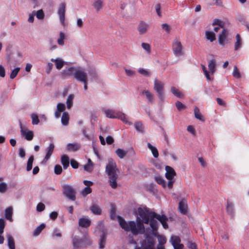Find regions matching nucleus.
Masks as SVG:
<instances>
[{"mask_svg": "<svg viewBox=\"0 0 249 249\" xmlns=\"http://www.w3.org/2000/svg\"><path fill=\"white\" fill-rule=\"evenodd\" d=\"M105 172L108 176L110 186L112 189H116L118 186V169L116 162L112 159H108Z\"/></svg>", "mask_w": 249, "mask_h": 249, "instance_id": "obj_3", "label": "nucleus"}, {"mask_svg": "<svg viewBox=\"0 0 249 249\" xmlns=\"http://www.w3.org/2000/svg\"><path fill=\"white\" fill-rule=\"evenodd\" d=\"M172 50L174 54L179 57L183 55V47L179 37H176L172 44Z\"/></svg>", "mask_w": 249, "mask_h": 249, "instance_id": "obj_7", "label": "nucleus"}, {"mask_svg": "<svg viewBox=\"0 0 249 249\" xmlns=\"http://www.w3.org/2000/svg\"><path fill=\"white\" fill-rule=\"evenodd\" d=\"M52 236L53 237L60 238L62 237V234L59 230L55 228L52 232Z\"/></svg>", "mask_w": 249, "mask_h": 249, "instance_id": "obj_51", "label": "nucleus"}, {"mask_svg": "<svg viewBox=\"0 0 249 249\" xmlns=\"http://www.w3.org/2000/svg\"><path fill=\"white\" fill-rule=\"evenodd\" d=\"M63 194L69 199L74 201L76 199L75 190L70 185L65 184L62 186Z\"/></svg>", "mask_w": 249, "mask_h": 249, "instance_id": "obj_9", "label": "nucleus"}, {"mask_svg": "<svg viewBox=\"0 0 249 249\" xmlns=\"http://www.w3.org/2000/svg\"><path fill=\"white\" fill-rule=\"evenodd\" d=\"M8 189V185L5 182L0 183V193H5Z\"/></svg>", "mask_w": 249, "mask_h": 249, "instance_id": "obj_49", "label": "nucleus"}, {"mask_svg": "<svg viewBox=\"0 0 249 249\" xmlns=\"http://www.w3.org/2000/svg\"><path fill=\"white\" fill-rule=\"evenodd\" d=\"M205 36L207 39L210 40V42H213L215 39V34L212 31H206Z\"/></svg>", "mask_w": 249, "mask_h": 249, "instance_id": "obj_35", "label": "nucleus"}, {"mask_svg": "<svg viewBox=\"0 0 249 249\" xmlns=\"http://www.w3.org/2000/svg\"><path fill=\"white\" fill-rule=\"evenodd\" d=\"M138 72L145 76L149 77L150 76V72L147 70L142 68H140L138 70Z\"/></svg>", "mask_w": 249, "mask_h": 249, "instance_id": "obj_55", "label": "nucleus"}, {"mask_svg": "<svg viewBox=\"0 0 249 249\" xmlns=\"http://www.w3.org/2000/svg\"><path fill=\"white\" fill-rule=\"evenodd\" d=\"M227 213L230 214L231 217L234 216V211L233 206L231 203H228L227 206Z\"/></svg>", "mask_w": 249, "mask_h": 249, "instance_id": "obj_42", "label": "nucleus"}, {"mask_svg": "<svg viewBox=\"0 0 249 249\" xmlns=\"http://www.w3.org/2000/svg\"><path fill=\"white\" fill-rule=\"evenodd\" d=\"M31 117L32 119V122L33 124L36 125L38 124V123H39V120L38 119V117L36 114L32 113L31 115Z\"/></svg>", "mask_w": 249, "mask_h": 249, "instance_id": "obj_47", "label": "nucleus"}, {"mask_svg": "<svg viewBox=\"0 0 249 249\" xmlns=\"http://www.w3.org/2000/svg\"><path fill=\"white\" fill-rule=\"evenodd\" d=\"M54 149V145L53 143H51L49 146L46 149V156L44 158V160H48L52 155Z\"/></svg>", "mask_w": 249, "mask_h": 249, "instance_id": "obj_21", "label": "nucleus"}, {"mask_svg": "<svg viewBox=\"0 0 249 249\" xmlns=\"http://www.w3.org/2000/svg\"><path fill=\"white\" fill-rule=\"evenodd\" d=\"M72 243L73 249H79L89 246L91 244V241L89 236L86 234L82 239L76 235L73 236L72 237Z\"/></svg>", "mask_w": 249, "mask_h": 249, "instance_id": "obj_6", "label": "nucleus"}, {"mask_svg": "<svg viewBox=\"0 0 249 249\" xmlns=\"http://www.w3.org/2000/svg\"><path fill=\"white\" fill-rule=\"evenodd\" d=\"M93 166L94 164L92 161L90 159H89L87 164L84 166V169L89 172H91L93 170Z\"/></svg>", "mask_w": 249, "mask_h": 249, "instance_id": "obj_37", "label": "nucleus"}, {"mask_svg": "<svg viewBox=\"0 0 249 249\" xmlns=\"http://www.w3.org/2000/svg\"><path fill=\"white\" fill-rule=\"evenodd\" d=\"M121 227L125 231H130L134 235L142 234L145 232V227L141 220L137 218L136 221L126 222L120 216H117Z\"/></svg>", "mask_w": 249, "mask_h": 249, "instance_id": "obj_1", "label": "nucleus"}, {"mask_svg": "<svg viewBox=\"0 0 249 249\" xmlns=\"http://www.w3.org/2000/svg\"><path fill=\"white\" fill-rule=\"evenodd\" d=\"M7 240H8V246L10 249H15V241L13 237L10 234H7Z\"/></svg>", "mask_w": 249, "mask_h": 249, "instance_id": "obj_28", "label": "nucleus"}, {"mask_svg": "<svg viewBox=\"0 0 249 249\" xmlns=\"http://www.w3.org/2000/svg\"><path fill=\"white\" fill-rule=\"evenodd\" d=\"M233 76L236 78H240L241 76V74L236 66H234L232 72Z\"/></svg>", "mask_w": 249, "mask_h": 249, "instance_id": "obj_53", "label": "nucleus"}, {"mask_svg": "<svg viewBox=\"0 0 249 249\" xmlns=\"http://www.w3.org/2000/svg\"><path fill=\"white\" fill-rule=\"evenodd\" d=\"M187 246L189 249H197L196 244L191 241L188 242Z\"/></svg>", "mask_w": 249, "mask_h": 249, "instance_id": "obj_63", "label": "nucleus"}, {"mask_svg": "<svg viewBox=\"0 0 249 249\" xmlns=\"http://www.w3.org/2000/svg\"><path fill=\"white\" fill-rule=\"evenodd\" d=\"M106 234L105 232H103L102 233V235L101 236L99 242V248L101 249H103L104 248L105 245H106Z\"/></svg>", "mask_w": 249, "mask_h": 249, "instance_id": "obj_33", "label": "nucleus"}, {"mask_svg": "<svg viewBox=\"0 0 249 249\" xmlns=\"http://www.w3.org/2000/svg\"><path fill=\"white\" fill-rule=\"evenodd\" d=\"M69 115L68 112H64L62 114L61 121L63 125L67 126L69 124Z\"/></svg>", "mask_w": 249, "mask_h": 249, "instance_id": "obj_27", "label": "nucleus"}, {"mask_svg": "<svg viewBox=\"0 0 249 249\" xmlns=\"http://www.w3.org/2000/svg\"><path fill=\"white\" fill-rule=\"evenodd\" d=\"M138 213L141 221L143 224H148L150 218H156L161 223L164 229L168 228L167 224V218L165 215H157L156 213L150 212L146 208H139L138 209Z\"/></svg>", "mask_w": 249, "mask_h": 249, "instance_id": "obj_2", "label": "nucleus"}, {"mask_svg": "<svg viewBox=\"0 0 249 249\" xmlns=\"http://www.w3.org/2000/svg\"><path fill=\"white\" fill-rule=\"evenodd\" d=\"M65 38V35L62 32H60L59 37L57 39V42L59 45L63 46L64 45V39Z\"/></svg>", "mask_w": 249, "mask_h": 249, "instance_id": "obj_44", "label": "nucleus"}, {"mask_svg": "<svg viewBox=\"0 0 249 249\" xmlns=\"http://www.w3.org/2000/svg\"><path fill=\"white\" fill-rule=\"evenodd\" d=\"M65 109V105L62 103H59L57 105V109L58 110L63 112Z\"/></svg>", "mask_w": 249, "mask_h": 249, "instance_id": "obj_61", "label": "nucleus"}, {"mask_svg": "<svg viewBox=\"0 0 249 249\" xmlns=\"http://www.w3.org/2000/svg\"><path fill=\"white\" fill-rule=\"evenodd\" d=\"M178 209L179 212L183 214H185L187 211V204L185 200H182L179 202Z\"/></svg>", "mask_w": 249, "mask_h": 249, "instance_id": "obj_23", "label": "nucleus"}, {"mask_svg": "<svg viewBox=\"0 0 249 249\" xmlns=\"http://www.w3.org/2000/svg\"><path fill=\"white\" fill-rule=\"evenodd\" d=\"M142 95L144 96L146 99L147 102L149 104H153L155 103V97L154 94L149 90L142 89L140 91Z\"/></svg>", "mask_w": 249, "mask_h": 249, "instance_id": "obj_12", "label": "nucleus"}, {"mask_svg": "<svg viewBox=\"0 0 249 249\" xmlns=\"http://www.w3.org/2000/svg\"><path fill=\"white\" fill-rule=\"evenodd\" d=\"M61 163L63 166L64 169H66L69 166V158L66 155H64L61 157Z\"/></svg>", "mask_w": 249, "mask_h": 249, "instance_id": "obj_29", "label": "nucleus"}, {"mask_svg": "<svg viewBox=\"0 0 249 249\" xmlns=\"http://www.w3.org/2000/svg\"><path fill=\"white\" fill-rule=\"evenodd\" d=\"M216 63L214 59H212L208 62V69L209 74H213L216 70Z\"/></svg>", "mask_w": 249, "mask_h": 249, "instance_id": "obj_22", "label": "nucleus"}, {"mask_svg": "<svg viewBox=\"0 0 249 249\" xmlns=\"http://www.w3.org/2000/svg\"><path fill=\"white\" fill-rule=\"evenodd\" d=\"M155 180L159 184L161 185L163 187H165L166 184L164 179L160 176L156 177Z\"/></svg>", "mask_w": 249, "mask_h": 249, "instance_id": "obj_50", "label": "nucleus"}, {"mask_svg": "<svg viewBox=\"0 0 249 249\" xmlns=\"http://www.w3.org/2000/svg\"><path fill=\"white\" fill-rule=\"evenodd\" d=\"M115 153L119 158L122 159L124 158L126 155L127 151L123 149L118 148L116 150Z\"/></svg>", "mask_w": 249, "mask_h": 249, "instance_id": "obj_39", "label": "nucleus"}, {"mask_svg": "<svg viewBox=\"0 0 249 249\" xmlns=\"http://www.w3.org/2000/svg\"><path fill=\"white\" fill-rule=\"evenodd\" d=\"M91 224V220L88 217L83 216L79 218L78 225L82 228H87Z\"/></svg>", "mask_w": 249, "mask_h": 249, "instance_id": "obj_18", "label": "nucleus"}, {"mask_svg": "<svg viewBox=\"0 0 249 249\" xmlns=\"http://www.w3.org/2000/svg\"><path fill=\"white\" fill-rule=\"evenodd\" d=\"M141 46L142 48L147 54H150L151 53V46L150 44L143 42L142 43Z\"/></svg>", "mask_w": 249, "mask_h": 249, "instance_id": "obj_43", "label": "nucleus"}, {"mask_svg": "<svg viewBox=\"0 0 249 249\" xmlns=\"http://www.w3.org/2000/svg\"><path fill=\"white\" fill-rule=\"evenodd\" d=\"M147 147L151 151L154 157L157 158L159 157V152L157 148L149 142L147 143Z\"/></svg>", "mask_w": 249, "mask_h": 249, "instance_id": "obj_31", "label": "nucleus"}, {"mask_svg": "<svg viewBox=\"0 0 249 249\" xmlns=\"http://www.w3.org/2000/svg\"><path fill=\"white\" fill-rule=\"evenodd\" d=\"M45 225L44 224H41L39 225L35 230L34 235L35 236H38L41 231L45 228Z\"/></svg>", "mask_w": 249, "mask_h": 249, "instance_id": "obj_45", "label": "nucleus"}, {"mask_svg": "<svg viewBox=\"0 0 249 249\" xmlns=\"http://www.w3.org/2000/svg\"><path fill=\"white\" fill-rule=\"evenodd\" d=\"M20 132L22 136L28 141H31L34 137L33 132L23 126L22 124L20 125Z\"/></svg>", "mask_w": 249, "mask_h": 249, "instance_id": "obj_11", "label": "nucleus"}, {"mask_svg": "<svg viewBox=\"0 0 249 249\" xmlns=\"http://www.w3.org/2000/svg\"><path fill=\"white\" fill-rule=\"evenodd\" d=\"M92 190L90 187H85L83 189L81 192V195L83 196H86L87 195L91 193Z\"/></svg>", "mask_w": 249, "mask_h": 249, "instance_id": "obj_56", "label": "nucleus"}, {"mask_svg": "<svg viewBox=\"0 0 249 249\" xmlns=\"http://www.w3.org/2000/svg\"><path fill=\"white\" fill-rule=\"evenodd\" d=\"M80 145L77 143H69L67 145V149L69 151L75 152L80 148Z\"/></svg>", "mask_w": 249, "mask_h": 249, "instance_id": "obj_25", "label": "nucleus"}, {"mask_svg": "<svg viewBox=\"0 0 249 249\" xmlns=\"http://www.w3.org/2000/svg\"><path fill=\"white\" fill-rule=\"evenodd\" d=\"M106 117L110 119H118L123 123L129 125H131L132 123L128 120V118L126 114L119 111L111 109H107L104 111Z\"/></svg>", "mask_w": 249, "mask_h": 249, "instance_id": "obj_5", "label": "nucleus"}, {"mask_svg": "<svg viewBox=\"0 0 249 249\" xmlns=\"http://www.w3.org/2000/svg\"><path fill=\"white\" fill-rule=\"evenodd\" d=\"M176 106L179 111L182 110L185 108V106L178 101L176 103Z\"/></svg>", "mask_w": 249, "mask_h": 249, "instance_id": "obj_59", "label": "nucleus"}, {"mask_svg": "<svg viewBox=\"0 0 249 249\" xmlns=\"http://www.w3.org/2000/svg\"><path fill=\"white\" fill-rule=\"evenodd\" d=\"M13 214V208L12 207H9L5 210V218L9 220L10 222H12L13 219L12 218Z\"/></svg>", "mask_w": 249, "mask_h": 249, "instance_id": "obj_26", "label": "nucleus"}, {"mask_svg": "<svg viewBox=\"0 0 249 249\" xmlns=\"http://www.w3.org/2000/svg\"><path fill=\"white\" fill-rule=\"evenodd\" d=\"M77 67H71L68 68H66L61 72V75L62 77L64 78L67 76H74V73H75V71L76 70H77Z\"/></svg>", "mask_w": 249, "mask_h": 249, "instance_id": "obj_17", "label": "nucleus"}, {"mask_svg": "<svg viewBox=\"0 0 249 249\" xmlns=\"http://www.w3.org/2000/svg\"><path fill=\"white\" fill-rule=\"evenodd\" d=\"M202 70L204 72V73L206 77V78L208 80L211 81L212 80V78L210 77L209 71H207L206 68L203 65H201Z\"/></svg>", "mask_w": 249, "mask_h": 249, "instance_id": "obj_54", "label": "nucleus"}, {"mask_svg": "<svg viewBox=\"0 0 249 249\" xmlns=\"http://www.w3.org/2000/svg\"><path fill=\"white\" fill-rule=\"evenodd\" d=\"M164 83L158 79L154 80V89L157 93L160 99L163 101L164 98Z\"/></svg>", "mask_w": 249, "mask_h": 249, "instance_id": "obj_8", "label": "nucleus"}, {"mask_svg": "<svg viewBox=\"0 0 249 249\" xmlns=\"http://www.w3.org/2000/svg\"><path fill=\"white\" fill-rule=\"evenodd\" d=\"M35 16V11H33L31 14L29 15L28 21L29 23H33L34 21V17Z\"/></svg>", "mask_w": 249, "mask_h": 249, "instance_id": "obj_62", "label": "nucleus"}, {"mask_svg": "<svg viewBox=\"0 0 249 249\" xmlns=\"http://www.w3.org/2000/svg\"><path fill=\"white\" fill-rule=\"evenodd\" d=\"M157 238L159 243L156 248H155L154 239L151 237H147L146 240L142 243L141 248L137 247L135 249H165L164 246L166 243L165 237L163 235L158 234Z\"/></svg>", "mask_w": 249, "mask_h": 249, "instance_id": "obj_4", "label": "nucleus"}, {"mask_svg": "<svg viewBox=\"0 0 249 249\" xmlns=\"http://www.w3.org/2000/svg\"><path fill=\"white\" fill-rule=\"evenodd\" d=\"M74 97V96L73 94H70L68 96L66 101L67 107L68 109H70L72 107L73 105Z\"/></svg>", "mask_w": 249, "mask_h": 249, "instance_id": "obj_38", "label": "nucleus"}, {"mask_svg": "<svg viewBox=\"0 0 249 249\" xmlns=\"http://www.w3.org/2000/svg\"><path fill=\"white\" fill-rule=\"evenodd\" d=\"M92 5L96 11L99 12L103 7V0H95Z\"/></svg>", "mask_w": 249, "mask_h": 249, "instance_id": "obj_24", "label": "nucleus"}, {"mask_svg": "<svg viewBox=\"0 0 249 249\" xmlns=\"http://www.w3.org/2000/svg\"><path fill=\"white\" fill-rule=\"evenodd\" d=\"M19 70H20L19 67H17V68L14 69L13 70H12V71H11V74H10V78L12 79H14L16 77L17 74H18Z\"/></svg>", "mask_w": 249, "mask_h": 249, "instance_id": "obj_52", "label": "nucleus"}, {"mask_svg": "<svg viewBox=\"0 0 249 249\" xmlns=\"http://www.w3.org/2000/svg\"><path fill=\"white\" fill-rule=\"evenodd\" d=\"M35 16L38 19H43L44 18V13L42 9L37 11H35Z\"/></svg>", "mask_w": 249, "mask_h": 249, "instance_id": "obj_48", "label": "nucleus"}, {"mask_svg": "<svg viewBox=\"0 0 249 249\" xmlns=\"http://www.w3.org/2000/svg\"><path fill=\"white\" fill-rule=\"evenodd\" d=\"M34 160V157L33 155H31L28 160L27 165H26V171H30L32 170L33 167V163Z\"/></svg>", "mask_w": 249, "mask_h": 249, "instance_id": "obj_40", "label": "nucleus"}, {"mask_svg": "<svg viewBox=\"0 0 249 249\" xmlns=\"http://www.w3.org/2000/svg\"><path fill=\"white\" fill-rule=\"evenodd\" d=\"M150 25L143 21H141L138 27V30L140 34L146 33L150 29Z\"/></svg>", "mask_w": 249, "mask_h": 249, "instance_id": "obj_16", "label": "nucleus"}, {"mask_svg": "<svg viewBox=\"0 0 249 249\" xmlns=\"http://www.w3.org/2000/svg\"><path fill=\"white\" fill-rule=\"evenodd\" d=\"M45 209V205L42 203H39L37 204L36 207V210L38 212H42Z\"/></svg>", "mask_w": 249, "mask_h": 249, "instance_id": "obj_64", "label": "nucleus"}, {"mask_svg": "<svg viewBox=\"0 0 249 249\" xmlns=\"http://www.w3.org/2000/svg\"><path fill=\"white\" fill-rule=\"evenodd\" d=\"M66 4L65 3H61L58 9V14L60 23L64 25L65 24V13Z\"/></svg>", "mask_w": 249, "mask_h": 249, "instance_id": "obj_15", "label": "nucleus"}, {"mask_svg": "<svg viewBox=\"0 0 249 249\" xmlns=\"http://www.w3.org/2000/svg\"><path fill=\"white\" fill-rule=\"evenodd\" d=\"M194 114L195 117L200 120V121L204 122L205 121L203 117L202 116V114L200 112L199 108L196 107L194 108Z\"/></svg>", "mask_w": 249, "mask_h": 249, "instance_id": "obj_36", "label": "nucleus"}, {"mask_svg": "<svg viewBox=\"0 0 249 249\" xmlns=\"http://www.w3.org/2000/svg\"><path fill=\"white\" fill-rule=\"evenodd\" d=\"M165 177L168 180L172 179L176 175V172L174 169L170 166H166L165 167Z\"/></svg>", "mask_w": 249, "mask_h": 249, "instance_id": "obj_20", "label": "nucleus"}, {"mask_svg": "<svg viewBox=\"0 0 249 249\" xmlns=\"http://www.w3.org/2000/svg\"><path fill=\"white\" fill-rule=\"evenodd\" d=\"M170 242L174 249H183L184 245L181 243L180 238L176 235H172L170 238Z\"/></svg>", "mask_w": 249, "mask_h": 249, "instance_id": "obj_13", "label": "nucleus"}, {"mask_svg": "<svg viewBox=\"0 0 249 249\" xmlns=\"http://www.w3.org/2000/svg\"><path fill=\"white\" fill-rule=\"evenodd\" d=\"M62 171V168L60 165L57 164L54 166V172L55 174L59 175L61 173Z\"/></svg>", "mask_w": 249, "mask_h": 249, "instance_id": "obj_58", "label": "nucleus"}, {"mask_svg": "<svg viewBox=\"0 0 249 249\" xmlns=\"http://www.w3.org/2000/svg\"><path fill=\"white\" fill-rule=\"evenodd\" d=\"M154 218H150L149 220L150 226L153 232H156L158 229V221Z\"/></svg>", "mask_w": 249, "mask_h": 249, "instance_id": "obj_32", "label": "nucleus"}, {"mask_svg": "<svg viewBox=\"0 0 249 249\" xmlns=\"http://www.w3.org/2000/svg\"><path fill=\"white\" fill-rule=\"evenodd\" d=\"M162 29L164 30L167 33L169 34L171 30L170 26L167 23H163L161 25Z\"/></svg>", "mask_w": 249, "mask_h": 249, "instance_id": "obj_57", "label": "nucleus"}, {"mask_svg": "<svg viewBox=\"0 0 249 249\" xmlns=\"http://www.w3.org/2000/svg\"><path fill=\"white\" fill-rule=\"evenodd\" d=\"M229 30L227 29L224 28L222 30L221 33L218 36V43L221 45L224 46L227 42V37L229 35Z\"/></svg>", "mask_w": 249, "mask_h": 249, "instance_id": "obj_14", "label": "nucleus"}, {"mask_svg": "<svg viewBox=\"0 0 249 249\" xmlns=\"http://www.w3.org/2000/svg\"><path fill=\"white\" fill-rule=\"evenodd\" d=\"M90 210L92 213L96 215H100L101 214L102 210L99 206L96 204H93L90 207Z\"/></svg>", "mask_w": 249, "mask_h": 249, "instance_id": "obj_30", "label": "nucleus"}, {"mask_svg": "<svg viewBox=\"0 0 249 249\" xmlns=\"http://www.w3.org/2000/svg\"><path fill=\"white\" fill-rule=\"evenodd\" d=\"M236 41L234 44V50L236 51L242 46V39L239 34L236 35Z\"/></svg>", "mask_w": 249, "mask_h": 249, "instance_id": "obj_34", "label": "nucleus"}, {"mask_svg": "<svg viewBox=\"0 0 249 249\" xmlns=\"http://www.w3.org/2000/svg\"><path fill=\"white\" fill-rule=\"evenodd\" d=\"M74 77L76 80L81 83L88 81V73L82 68H77L74 73Z\"/></svg>", "mask_w": 249, "mask_h": 249, "instance_id": "obj_10", "label": "nucleus"}, {"mask_svg": "<svg viewBox=\"0 0 249 249\" xmlns=\"http://www.w3.org/2000/svg\"><path fill=\"white\" fill-rule=\"evenodd\" d=\"M171 90L172 93L177 97L182 98L183 97V93L175 87H172L171 89Z\"/></svg>", "mask_w": 249, "mask_h": 249, "instance_id": "obj_41", "label": "nucleus"}, {"mask_svg": "<svg viewBox=\"0 0 249 249\" xmlns=\"http://www.w3.org/2000/svg\"><path fill=\"white\" fill-rule=\"evenodd\" d=\"M213 25H218L220 26V27H223L224 26V23L221 20L218 19H215L213 21Z\"/></svg>", "mask_w": 249, "mask_h": 249, "instance_id": "obj_60", "label": "nucleus"}, {"mask_svg": "<svg viewBox=\"0 0 249 249\" xmlns=\"http://www.w3.org/2000/svg\"><path fill=\"white\" fill-rule=\"evenodd\" d=\"M134 126L136 130L139 132H142L143 127L142 122H137L134 124Z\"/></svg>", "mask_w": 249, "mask_h": 249, "instance_id": "obj_46", "label": "nucleus"}, {"mask_svg": "<svg viewBox=\"0 0 249 249\" xmlns=\"http://www.w3.org/2000/svg\"><path fill=\"white\" fill-rule=\"evenodd\" d=\"M51 61L52 62L54 63L56 68L58 70H61L66 62H65L62 58L60 57H57L56 58H51Z\"/></svg>", "mask_w": 249, "mask_h": 249, "instance_id": "obj_19", "label": "nucleus"}]
</instances>
